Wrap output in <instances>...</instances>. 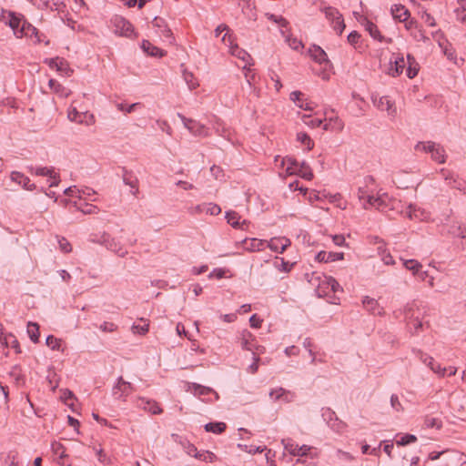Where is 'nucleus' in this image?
<instances>
[{
  "label": "nucleus",
  "mask_w": 466,
  "mask_h": 466,
  "mask_svg": "<svg viewBox=\"0 0 466 466\" xmlns=\"http://www.w3.org/2000/svg\"><path fill=\"white\" fill-rule=\"evenodd\" d=\"M141 47L147 55L151 56L162 57L164 56V51L152 45L148 40H143Z\"/></svg>",
  "instance_id": "c756f323"
},
{
  "label": "nucleus",
  "mask_w": 466,
  "mask_h": 466,
  "mask_svg": "<svg viewBox=\"0 0 466 466\" xmlns=\"http://www.w3.org/2000/svg\"><path fill=\"white\" fill-rule=\"evenodd\" d=\"M136 406L139 409L151 412L152 414H160L163 411L157 401L143 397L137 399Z\"/></svg>",
  "instance_id": "9d476101"
},
{
  "label": "nucleus",
  "mask_w": 466,
  "mask_h": 466,
  "mask_svg": "<svg viewBox=\"0 0 466 466\" xmlns=\"http://www.w3.org/2000/svg\"><path fill=\"white\" fill-rule=\"evenodd\" d=\"M326 123L323 125L324 130H338L341 131L344 127V123L342 120L335 116H329V118H325Z\"/></svg>",
  "instance_id": "b1692460"
},
{
  "label": "nucleus",
  "mask_w": 466,
  "mask_h": 466,
  "mask_svg": "<svg viewBox=\"0 0 466 466\" xmlns=\"http://www.w3.org/2000/svg\"><path fill=\"white\" fill-rule=\"evenodd\" d=\"M406 66V62L402 56H398L394 60L390 59V75L391 76H398L402 72L404 67Z\"/></svg>",
  "instance_id": "f3484780"
},
{
  "label": "nucleus",
  "mask_w": 466,
  "mask_h": 466,
  "mask_svg": "<svg viewBox=\"0 0 466 466\" xmlns=\"http://www.w3.org/2000/svg\"><path fill=\"white\" fill-rule=\"evenodd\" d=\"M283 393H284V389H283V388L274 389V390H270V392H269V397H270L274 401L281 400V398H282V396H283Z\"/></svg>",
  "instance_id": "774afa93"
},
{
  "label": "nucleus",
  "mask_w": 466,
  "mask_h": 466,
  "mask_svg": "<svg viewBox=\"0 0 466 466\" xmlns=\"http://www.w3.org/2000/svg\"><path fill=\"white\" fill-rule=\"evenodd\" d=\"M283 163L287 165V171L290 174L296 173V170L299 167L301 162H299L296 158L289 157L284 158Z\"/></svg>",
  "instance_id": "8fccbe9b"
},
{
  "label": "nucleus",
  "mask_w": 466,
  "mask_h": 466,
  "mask_svg": "<svg viewBox=\"0 0 466 466\" xmlns=\"http://www.w3.org/2000/svg\"><path fill=\"white\" fill-rule=\"evenodd\" d=\"M179 442L188 455L194 457V453L198 452L196 446L187 441V440H180Z\"/></svg>",
  "instance_id": "e2e57ef3"
},
{
  "label": "nucleus",
  "mask_w": 466,
  "mask_h": 466,
  "mask_svg": "<svg viewBox=\"0 0 466 466\" xmlns=\"http://www.w3.org/2000/svg\"><path fill=\"white\" fill-rule=\"evenodd\" d=\"M27 333L30 339L34 343H37L39 341V325L35 322H28L27 324Z\"/></svg>",
  "instance_id": "4c0bfd02"
},
{
  "label": "nucleus",
  "mask_w": 466,
  "mask_h": 466,
  "mask_svg": "<svg viewBox=\"0 0 466 466\" xmlns=\"http://www.w3.org/2000/svg\"><path fill=\"white\" fill-rule=\"evenodd\" d=\"M367 204H369L370 208L373 207L381 212L396 210L400 213V209L403 208V204L400 200L392 198L386 193L379 194L377 197L369 196Z\"/></svg>",
  "instance_id": "f257e3e1"
},
{
  "label": "nucleus",
  "mask_w": 466,
  "mask_h": 466,
  "mask_svg": "<svg viewBox=\"0 0 466 466\" xmlns=\"http://www.w3.org/2000/svg\"><path fill=\"white\" fill-rule=\"evenodd\" d=\"M299 189L300 191H302L304 193V195H307V198L311 204L314 201H318L321 198L319 192H318V191H315V190L309 191L308 188H302V187H299Z\"/></svg>",
  "instance_id": "680f3d73"
},
{
  "label": "nucleus",
  "mask_w": 466,
  "mask_h": 466,
  "mask_svg": "<svg viewBox=\"0 0 466 466\" xmlns=\"http://www.w3.org/2000/svg\"><path fill=\"white\" fill-rule=\"evenodd\" d=\"M20 34H21V37H23V36H26V37H30V38L35 37L36 43H40L43 41L41 38L42 34H40L39 31L37 30V28H35L34 25H32L26 20H25L23 22V25H21Z\"/></svg>",
  "instance_id": "4468645a"
},
{
  "label": "nucleus",
  "mask_w": 466,
  "mask_h": 466,
  "mask_svg": "<svg viewBox=\"0 0 466 466\" xmlns=\"http://www.w3.org/2000/svg\"><path fill=\"white\" fill-rule=\"evenodd\" d=\"M344 254L342 252H327V251H319L316 255V260L319 262H333L337 260L343 259Z\"/></svg>",
  "instance_id": "a211bd4d"
},
{
  "label": "nucleus",
  "mask_w": 466,
  "mask_h": 466,
  "mask_svg": "<svg viewBox=\"0 0 466 466\" xmlns=\"http://www.w3.org/2000/svg\"><path fill=\"white\" fill-rule=\"evenodd\" d=\"M122 178L125 185L131 187L130 193L137 196L138 193V179L132 171L127 170L126 167L122 168Z\"/></svg>",
  "instance_id": "ddd939ff"
},
{
  "label": "nucleus",
  "mask_w": 466,
  "mask_h": 466,
  "mask_svg": "<svg viewBox=\"0 0 466 466\" xmlns=\"http://www.w3.org/2000/svg\"><path fill=\"white\" fill-rule=\"evenodd\" d=\"M89 240L93 243L104 246L106 249L116 253L121 258H124L127 254V251L122 247L120 242L106 232H103L99 235H92Z\"/></svg>",
  "instance_id": "f03ea898"
},
{
  "label": "nucleus",
  "mask_w": 466,
  "mask_h": 466,
  "mask_svg": "<svg viewBox=\"0 0 466 466\" xmlns=\"http://www.w3.org/2000/svg\"><path fill=\"white\" fill-rule=\"evenodd\" d=\"M205 212L207 214H210L212 216H216V215H218L221 212V208L217 204L209 203V204L207 205Z\"/></svg>",
  "instance_id": "69168bd1"
},
{
  "label": "nucleus",
  "mask_w": 466,
  "mask_h": 466,
  "mask_svg": "<svg viewBox=\"0 0 466 466\" xmlns=\"http://www.w3.org/2000/svg\"><path fill=\"white\" fill-rule=\"evenodd\" d=\"M135 388L130 382L126 381L123 377L117 379L116 383L113 386L112 394L116 400H126L127 397L129 396Z\"/></svg>",
  "instance_id": "423d86ee"
},
{
  "label": "nucleus",
  "mask_w": 466,
  "mask_h": 466,
  "mask_svg": "<svg viewBox=\"0 0 466 466\" xmlns=\"http://www.w3.org/2000/svg\"><path fill=\"white\" fill-rule=\"evenodd\" d=\"M407 62H408V66L406 69V75L410 79L414 78L418 74L419 65L416 62V59L414 58V56L410 54L407 56Z\"/></svg>",
  "instance_id": "7c9ffc66"
},
{
  "label": "nucleus",
  "mask_w": 466,
  "mask_h": 466,
  "mask_svg": "<svg viewBox=\"0 0 466 466\" xmlns=\"http://www.w3.org/2000/svg\"><path fill=\"white\" fill-rule=\"evenodd\" d=\"M46 344L53 350H61L63 351L64 350L61 348L62 347V340L61 339H56L55 336L53 335H49L47 336L46 339Z\"/></svg>",
  "instance_id": "49530a36"
},
{
  "label": "nucleus",
  "mask_w": 466,
  "mask_h": 466,
  "mask_svg": "<svg viewBox=\"0 0 466 466\" xmlns=\"http://www.w3.org/2000/svg\"><path fill=\"white\" fill-rule=\"evenodd\" d=\"M25 17L12 11L3 10L0 15V21H3L5 25H9L14 31V35L21 38L20 28L25 21Z\"/></svg>",
  "instance_id": "20e7f679"
},
{
  "label": "nucleus",
  "mask_w": 466,
  "mask_h": 466,
  "mask_svg": "<svg viewBox=\"0 0 466 466\" xmlns=\"http://www.w3.org/2000/svg\"><path fill=\"white\" fill-rule=\"evenodd\" d=\"M53 452L58 456V462L61 464H65L64 458L66 457V448L63 444L60 442H53L51 445Z\"/></svg>",
  "instance_id": "79ce46f5"
},
{
  "label": "nucleus",
  "mask_w": 466,
  "mask_h": 466,
  "mask_svg": "<svg viewBox=\"0 0 466 466\" xmlns=\"http://www.w3.org/2000/svg\"><path fill=\"white\" fill-rule=\"evenodd\" d=\"M295 174L299 175V177H301L302 178H304L306 180H311L313 177V173L311 171V168L305 161H302L300 163V165L298 167V169L296 170Z\"/></svg>",
  "instance_id": "f704fd0d"
},
{
  "label": "nucleus",
  "mask_w": 466,
  "mask_h": 466,
  "mask_svg": "<svg viewBox=\"0 0 466 466\" xmlns=\"http://www.w3.org/2000/svg\"><path fill=\"white\" fill-rule=\"evenodd\" d=\"M74 206L85 215L96 214L99 210L96 206L88 203L82 205L81 203L77 204V202H75Z\"/></svg>",
  "instance_id": "a19ab883"
},
{
  "label": "nucleus",
  "mask_w": 466,
  "mask_h": 466,
  "mask_svg": "<svg viewBox=\"0 0 466 466\" xmlns=\"http://www.w3.org/2000/svg\"><path fill=\"white\" fill-rule=\"evenodd\" d=\"M193 392L196 396H206L210 393H214L216 395V398H218V395L217 392H215L211 388L205 387L199 384H193Z\"/></svg>",
  "instance_id": "37998d69"
},
{
  "label": "nucleus",
  "mask_w": 466,
  "mask_h": 466,
  "mask_svg": "<svg viewBox=\"0 0 466 466\" xmlns=\"http://www.w3.org/2000/svg\"><path fill=\"white\" fill-rule=\"evenodd\" d=\"M48 86L55 93L58 94L61 96L67 97L70 94V91L67 90L65 86H63L56 79H50L48 81Z\"/></svg>",
  "instance_id": "72a5a7b5"
},
{
  "label": "nucleus",
  "mask_w": 466,
  "mask_h": 466,
  "mask_svg": "<svg viewBox=\"0 0 466 466\" xmlns=\"http://www.w3.org/2000/svg\"><path fill=\"white\" fill-rule=\"evenodd\" d=\"M436 146H437V143L432 142V141L419 142L415 146V149L416 150H421L423 152L430 153L431 155V153L434 150Z\"/></svg>",
  "instance_id": "09e8293b"
},
{
  "label": "nucleus",
  "mask_w": 466,
  "mask_h": 466,
  "mask_svg": "<svg viewBox=\"0 0 466 466\" xmlns=\"http://www.w3.org/2000/svg\"><path fill=\"white\" fill-rule=\"evenodd\" d=\"M400 214L403 217L409 218L410 219L423 220L426 218L425 211L412 204H410L407 207L403 205V208L400 209Z\"/></svg>",
  "instance_id": "1a4fd4ad"
},
{
  "label": "nucleus",
  "mask_w": 466,
  "mask_h": 466,
  "mask_svg": "<svg viewBox=\"0 0 466 466\" xmlns=\"http://www.w3.org/2000/svg\"><path fill=\"white\" fill-rule=\"evenodd\" d=\"M417 441V437L413 434L407 433L403 435L400 440L396 441L398 446H406L410 443H413Z\"/></svg>",
  "instance_id": "bf43d9fd"
},
{
  "label": "nucleus",
  "mask_w": 466,
  "mask_h": 466,
  "mask_svg": "<svg viewBox=\"0 0 466 466\" xmlns=\"http://www.w3.org/2000/svg\"><path fill=\"white\" fill-rule=\"evenodd\" d=\"M177 116L182 120L185 127L188 129V131L193 134L194 136L198 137H207L208 135V129L206 127L193 119L187 118L181 114H177Z\"/></svg>",
  "instance_id": "0eeeda50"
},
{
  "label": "nucleus",
  "mask_w": 466,
  "mask_h": 466,
  "mask_svg": "<svg viewBox=\"0 0 466 466\" xmlns=\"http://www.w3.org/2000/svg\"><path fill=\"white\" fill-rule=\"evenodd\" d=\"M449 234L453 237H461L462 238H465L464 232L466 228L462 227V224L459 221H453L451 225L448 226Z\"/></svg>",
  "instance_id": "2f4dec72"
},
{
  "label": "nucleus",
  "mask_w": 466,
  "mask_h": 466,
  "mask_svg": "<svg viewBox=\"0 0 466 466\" xmlns=\"http://www.w3.org/2000/svg\"><path fill=\"white\" fill-rule=\"evenodd\" d=\"M440 173L449 187L466 194V181L463 178L446 168H441Z\"/></svg>",
  "instance_id": "39448f33"
},
{
  "label": "nucleus",
  "mask_w": 466,
  "mask_h": 466,
  "mask_svg": "<svg viewBox=\"0 0 466 466\" xmlns=\"http://www.w3.org/2000/svg\"><path fill=\"white\" fill-rule=\"evenodd\" d=\"M194 457L206 462H213L217 460L216 454L208 451L196 452L194 453Z\"/></svg>",
  "instance_id": "a18cd8bd"
},
{
  "label": "nucleus",
  "mask_w": 466,
  "mask_h": 466,
  "mask_svg": "<svg viewBox=\"0 0 466 466\" xmlns=\"http://www.w3.org/2000/svg\"><path fill=\"white\" fill-rule=\"evenodd\" d=\"M290 245V240L287 238H272L267 246L275 252L283 253L286 248Z\"/></svg>",
  "instance_id": "2eb2a0df"
},
{
  "label": "nucleus",
  "mask_w": 466,
  "mask_h": 466,
  "mask_svg": "<svg viewBox=\"0 0 466 466\" xmlns=\"http://www.w3.org/2000/svg\"><path fill=\"white\" fill-rule=\"evenodd\" d=\"M265 245L266 241L258 238L245 239L243 241L244 249L250 252L262 250Z\"/></svg>",
  "instance_id": "393cba45"
},
{
  "label": "nucleus",
  "mask_w": 466,
  "mask_h": 466,
  "mask_svg": "<svg viewBox=\"0 0 466 466\" xmlns=\"http://www.w3.org/2000/svg\"><path fill=\"white\" fill-rule=\"evenodd\" d=\"M153 26L159 28V32L162 36L171 39L172 31L167 26L166 22L163 18L156 16L152 21Z\"/></svg>",
  "instance_id": "a878e982"
},
{
  "label": "nucleus",
  "mask_w": 466,
  "mask_h": 466,
  "mask_svg": "<svg viewBox=\"0 0 466 466\" xmlns=\"http://www.w3.org/2000/svg\"><path fill=\"white\" fill-rule=\"evenodd\" d=\"M309 53L311 58L319 64L329 63L326 52L319 46H313L309 48Z\"/></svg>",
  "instance_id": "5701e85b"
},
{
  "label": "nucleus",
  "mask_w": 466,
  "mask_h": 466,
  "mask_svg": "<svg viewBox=\"0 0 466 466\" xmlns=\"http://www.w3.org/2000/svg\"><path fill=\"white\" fill-rule=\"evenodd\" d=\"M183 78L190 90L198 86V82L196 80L194 75L187 69L183 70Z\"/></svg>",
  "instance_id": "c03bdc74"
},
{
  "label": "nucleus",
  "mask_w": 466,
  "mask_h": 466,
  "mask_svg": "<svg viewBox=\"0 0 466 466\" xmlns=\"http://www.w3.org/2000/svg\"><path fill=\"white\" fill-rule=\"evenodd\" d=\"M227 426L224 422H208L205 425V430L208 432H213V433H222L226 430Z\"/></svg>",
  "instance_id": "58836bf2"
},
{
  "label": "nucleus",
  "mask_w": 466,
  "mask_h": 466,
  "mask_svg": "<svg viewBox=\"0 0 466 466\" xmlns=\"http://www.w3.org/2000/svg\"><path fill=\"white\" fill-rule=\"evenodd\" d=\"M431 156L432 160H434L440 164H443L446 162L445 150H444L443 147L441 146L440 144H437V146L435 147V148L432 151Z\"/></svg>",
  "instance_id": "c9c22d12"
},
{
  "label": "nucleus",
  "mask_w": 466,
  "mask_h": 466,
  "mask_svg": "<svg viewBox=\"0 0 466 466\" xmlns=\"http://www.w3.org/2000/svg\"><path fill=\"white\" fill-rule=\"evenodd\" d=\"M423 324L419 318L411 319L408 321V327L412 334H418Z\"/></svg>",
  "instance_id": "6e6d98bb"
},
{
  "label": "nucleus",
  "mask_w": 466,
  "mask_h": 466,
  "mask_svg": "<svg viewBox=\"0 0 466 466\" xmlns=\"http://www.w3.org/2000/svg\"><path fill=\"white\" fill-rule=\"evenodd\" d=\"M320 11L324 13L326 19L329 21L330 25L337 34L341 35L345 29V24L339 11L333 6L320 7Z\"/></svg>",
  "instance_id": "7ed1b4c3"
},
{
  "label": "nucleus",
  "mask_w": 466,
  "mask_h": 466,
  "mask_svg": "<svg viewBox=\"0 0 466 466\" xmlns=\"http://www.w3.org/2000/svg\"><path fill=\"white\" fill-rule=\"evenodd\" d=\"M332 431L338 432V433H340L342 432L346 427H347V424L342 421L341 420H339L338 417H336L333 421H331L329 425H328Z\"/></svg>",
  "instance_id": "603ef678"
},
{
  "label": "nucleus",
  "mask_w": 466,
  "mask_h": 466,
  "mask_svg": "<svg viewBox=\"0 0 466 466\" xmlns=\"http://www.w3.org/2000/svg\"><path fill=\"white\" fill-rule=\"evenodd\" d=\"M324 285L329 287V291L333 293H336L340 289L339 282L333 277H326L325 279L319 283L316 289V292L318 293L319 297H324L329 295V291L322 289Z\"/></svg>",
  "instance_id": "f8f14e48"
},
{
  "label": "nucleus",
  "mask_w": 466,
  "mask_h": 466,
  "mask_svg": "<svg viewBox=\"0 0 466 466\" xmlns=\"http://www.w3.org/2000/svg\"><path fill=\"white\" fill-rule=\"evenodd\" d=\"M363 307L372 315H382L383 309L380 306L378 301L368 296L364 297L362 299Z\"/></svg>",
  "instance_id": "dca6fc26"
},
{
  "label": "nucleus",
  "mask_w": 466,
  "mask_h": 466,
  "mask_svg": "<svg viewBox=\"0 0 466 466\" xmlns=\"http://www.w3.org/2000/svg\"><path fill=\"white\" fill-rule=\"evenodd\" d=\"M226 219L235 228H242V225L246 224V220L240 223V216L236 211H228L226 213Z\"/></svg>",
  "instance_id": "473e14b6"
},
{
  "label": "nucleus",
  "mask_w": 466,
  "mask_h": 466,
  "mask_svg": "<svg viewBox=\"0 0 466 466\" xmlns=\"http://www.w3.org/2000/svg\"><path fill=\"white\" fill-rule=\"evenodd\" d=\"M67 117L72 122L83 123L82 115L76 110V107L68 111Z\"/></svg>",
  "instance_id": "0e129e2a"
},
{
  "label": "nucleus",
  "mask_w": 466,
  "mask_h": 466,
  "mask_svg": "<svg viewBox=\"0 0 466 466\" xmlns=\"http://www.w3.org/2000/svg\"><path fill=\"white\" fill-rule=\"evenodd\" d=\"M391 14L394 19L404 22L408 19L410 12L404 5H395L391 7Z\"/></svg>",
  "instance_id": "bb28decb"
},
{
  "label": "nucleus",
  "mask_w": 466,
  "mask_h": 466,
  "mask_svg": "<svg viewBox=\"0 0 466 466\" xmlns=\"http://www.w3.org/2000/svg\"><path fill=\"white\" fill-rule=\"evenodd\" d=\"M230 53L232 56L238 57V59H241L246 64L243 66V69H248V66H251L249 63V60H252L251 56L244 49L240 48L237 44L234 46H231Z\"/></svg>",
  "instance_id": "aec40b11"
},
{
  "label": "nucleus",
  "mask_w": 466,
  "mask_h": 466,
  "mask_svg": "<svg viewBox=\"0 0 466 466\" xmlns=\"http://www.w3.org/2000/svg\"><path fill=\"white\" fill-rule=\"evenodd\" d=\"M363 25L365 26V29L369 32V34L373 39L378 40L380 42L384 41V36L380 34L378 26L374 23L368 19H365Z\"/></svg>",
  "instance_id": "cd10ccee"
},
{
  "label": "nucleus",
  "mask_w": 466,
  "mask_h": 466,
  "mask_svg": "<svg viewBox=\"0 0 466 466\" xmlns=\"http://www.w3.org/2000/svg\"><path fill=\"white\" fill-rule=\"evenodd\" d=\"M321 416L323 420L327 422L329 425L333 420L338 417L334 410H332L330 408H322L321 409Z\"/></svg>",
  "instance_id": "4d7b16f0"
},
{
  "label": "nucleus",
  "mask_w": 466,
  "mask_h": 466,
  "mask_svg": "<svg viewBox=\"0 0 466 466\" xmlns=\"http://www.w3.org/2000/svg\"><path fill=\"white\" fill-rule=\"evenodd\" d=\"M45 63L47 64L51 68H56L59 72H67L70 71L68 67L67 62L64 58L55 57V58H46Z\"/></svg>",
  "instance_id": "412c9836"
},
{
  "label": "nucleus",
  "mask_w": 466,
  "mask_h": 466,
  "mask_svg": "<svg viewBox=\"0 0 466 466\" xmlns=\"http://www.w3.org/2000/svg\"><path fill=\"white\" fill-rule=\"evenodd\" d=\"M114 25L116 27V32L119 33L121 35L131 36L134 31V27L132 24L121 16H116L114 19Z\"/></svg>",
  "instance_id": "9b49d317"
},
{
  "label": "nucleus",
  "mask_w": 466,
  "mask_h": 466,
  "mask_svg": "<svg viewBox=\"0 0 466 466\" xmlns=\"http://www.w3.org/2000/svg\"><path fill=\"white\" fill-rule=\"evenodd\" d=\"M266 16L268 20L278 24L281 28L287 27L289 22L281 15L267 13Z\"/></svg>",
  "instance_id": "5fc2aeb1"
},
{
  "label": "nucleus",
  "mask_w": 466,
  "mask_h": 466,
  "mask_svg": "<svg viewBox=\"0 0 466 466\" xmlns=\"http://www.w3.org/2000/svg\"><path fill=\"white\" fill-rule=\"evenodd\" d=\"M11 178L13 181L23 186V187L27 190L32 191L35 188V185L31 183L29 177L25 176L23 173L14 171L11 173Z\"/></svg>",
  "instance_id": "6ab92c4d"
},
{
  "label": "nucleus",
  "mask_w": 466,
  "mask_h": 466,
  "mask_svg": "<svg viewBox=\"0 0 466 466\" xmlns=\"http://www.w3.org/2000/svg\"><path fill=\"white\" fill-rule=\"evenodd\" d=\"M29 171L32 174H35L36 176L41 177H49L50 178H56V173L54 172L53 167H28Z\"/></svg>",
  "instance_id": "c85d7f7f"
},
{
  "label": "nucleus",
  "mask_w": 466,
  "mask_h": 466,
  "mask_svg": "<svg viewBox=\"0 0 466 466\" xmlns=\"http://www.w3.org/2000/svg\"><path fill=\"white\" fill-rule=\"evenodd\" d=\"M426 360H429V368L438 375L444 377L446 376V368H441V364L436 362L431 356H426Z\"/></svg>",
  "instance_id": "ea45409f"
},
{
  "label": "nucleus",
  "mask_w": 466,
  "mask_h": 466,
  "mask_svg": "<svg viewBox=\"0 0 466 466\" xmlns=\"http://www.w3.org/2000/svg\"><path fill=\"white\" fill-rule=\"evenodd\" d=\"M424 425H425L426 428L441 429V426H442V423L437 418L426 416L425 419H424Z\"/></svg>",
  "instance_id": "13d9d810"
},
{
  "label": "nucleus",
  "mask_w": 466,
  "mask_h": 466,
  "mask_svg": "<svg viewBox=\"0 0 466 466\" xmlns=\"http://www.w3.org/2000/svg\"><path fill=\"white\" fill-rule=\"evenodd\" d=\"M148 323H144L143 325H139V324H134L132 326V330L134 333H138V334H146L147 331H148Z\"/></svg>",
  "instance_id": "338daca9"
},
{
  "label": "nucleus",
  "mask_w": 466,
  "mask_h": 466,
  "mask_svg": "<svg viewBox=\"0 0 466 466\" xmlns=\"http://www.w3.org/2000/svg\"><path fill=\"white\" fill-rule=\"evenodd\" d=\"M372 102L380 110L387 111L389 116H395L396 107L394 106L393 101L389 96L377 97L376 96H372Z\"/></svg>",
  "instance_id": "6e6552de"
},
{
  "label": "nucleus",
  "mask_w": 466,
  "mask_h": 466,
  "mask_svg": "<svg viewBox=\"0 0 466 466\" xmlns=\"http://www.w3.org/2000/svg\"><path fill=\"white\" fill-rule=\"evenodd\" d=\"M297 138L301 144L307 146L308 150L312 149L314 143L308 134L299 133Z\"/></svg>",
  "instance_id": "052dcab7"
},
{
  "label": "nucleus",
  "mask_w": 466,
  "mask_h": 466,
  "mask_svg": "<svg viewBox=\"0 0 466 466\" xmlns=\"http://www.w3.org/2000/svg\"><path fill=\"white\" fill-rule=\"evenodd\" d=\"M282 444L284 446L285 451H287L293 456H298V444L294 443V441L291 439H283Z\"/></svg>",
  "instance_id": "3c124183"
},
{
  "label": "nucleus",
  "mask_w": 466,
  "mask_h": 466,
  "mask_svg": "<svg viewBox=\"0 0 466 466\" xmlns=\"http://www.w3.org/2000/svg\"><path fill=\"white\" fill-rule=\"evenodd\" d=\"M403 266L408 269L412 271L413 275L417 273L419 269L422 268L421 264L415 259H407L403 261Z\"/></svg>",
  "instance_id": "864d4df0"
},
{
  "label": "nucleus",
  "mask_w": 466,
  "mask_h": 466,
  "mask_svg": "<svg viewBox=\"0 0 466 466\" xmlns=\"http://www.w3.org/2000/svg\"><path fill=\"white\" fill-rule=\"evenodd\" d=\"M369 196H373L372 191L369 189V187H360L358 188V198L362 202V207L365 209L370 208L369 204H367V200L369 199Z\"/></svg>",
  "instance_id": "e433bc0d"
},
{
  "label": "nucleus",
  "mask_w": 466,
  "mask_h": 466,
  "mask_svg": "<svg viewBox=\"0 0 466 466\" xmlns=\"http://www.w3.org/2000/svg\"><path fill=\"white\" fill-rule=\"evenodd\" d=\"M240 345L243 350H253L254 341L256 339L255 336L248 331V329H244L240 333Z\"/></svg>",
  "instance_id": "4be33fe9"
},
{
  "label": "nucleus",
  "mask_w": 466,
  "mask_h": 466,
  "mask_svg": "<svg viewBox=\"0 0 466 466\" xmlns=\"http://www.w3.org/2000/svg\"><path fill=\"white\" fill-rule=\"evenodd\" d=\"M4 340H5L4 343L5 344L6 347H10V348L15 350V351L17 353L21 352L19 342H18L17 339L13 334L6 335L4 338Z\"/></svg>",
  "instance_id": "de8ad7c7"
}]
</instances>
